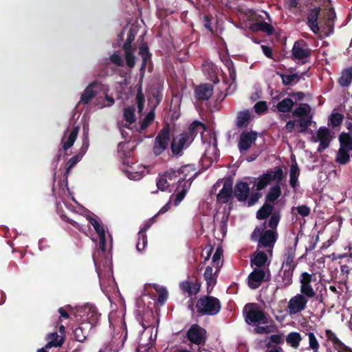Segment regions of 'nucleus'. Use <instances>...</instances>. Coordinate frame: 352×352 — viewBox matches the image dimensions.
<instances>
[{
	"instance_id": "obj_48",
	"label": "nucleus",
	"mask_w": 352,
	"mask_h": 352,
	"mask_svg": "<svg viewBox=\"0 0 352 352\" xmlns=\"http://www.w3.org/2000/svg\"><path fill=\"white\" fill-rule=\"evenodd\" d=\"M281 190L279 186L276 185L270 188L268 193L267 194L266 199L267 201L274 202L280 195Z\"/></svg>"
},
{
	"instance_id": "obj_2",
	"label": "nucleus",
	"mask_w": 352,
	"mask_h": 352,
	"mask_svg": "<svg viewBox=\"0 0 352 352\" xmlns=\"http://www.w3.org/2000/svg\"><path fill=\"white\" fill-rule=\"evenodd\" d=\"M278 221H263L254 229L251 236L252 240L258 241L259 248H273L278 236Z\"/></svg>"
},
{
	"instance_id": "obj_23",
	"label": "nucleus",
	"mask_w": 352,
	"mask_h": 352,
	"mask_svg": "<svg viewBox=\"0 0 352 352\" xmlns=\"http://www.w3.org/2000/svg\"><path fill=\"white\" fill-rule=\"evenodd\" d=\"M103 87L104 86L98 82L90 83L82 94L80 102L84 104H87L96 94L103 89Z\"/></svg>"
},
{
	"instance_id": "obj_35",
	"label": "nucleus",
	"mask_w": 352,
	"mask_h": 352,
	"mask_svg": "<svg viewBox=\"0 0 352 352\" xmlns=\"http://www.w3.org/2000/svg\"><path fill=\"white\" fill-rule=\"evenodd\" d=\"M292 114L294 116L296 117L306 116L308 118H309L311 115H313V113H311V107L306 103L300 104L298 107L295 108L292 112Z\"/></svg>"
},
{
	"instance_id": "obj_41",
	"label": "nucleus",
	"mask_w": 352,
	"mask_h": 352,
	"mask_svg": "<svg viewBox=\"0 0 352 352\" xmlns=\"http://www.w3.org/2000/svg\"><path fill=\"white\" fill-rule=\"evenodd\" d=\"M294 106V102L290 98H284L281 101H280L277 105L276 108L278 111L282 113H287L291 111Z\"/></svg>"
},
{
	"instance_id": "obj_62",
	"label": "nucleus",
	"mask_w": 352,
	"mask_h": 352,
	"mask_svg": "<svg viewBox=\"0 0 352 352\" xmlns=\"http://www.w3.org/2000/svg\"><path fill=\"white\" fill-rule=\"evenodd\" d=\"M254 109L256 113H263L267 109V104L265 102L263 101L258 102L254 104Z\"/></svg>"
},
{
	"instance_id": "obj_49",
	"label": "nucleus",
	"mask_w": 352,
	"mask_h": 352,
	"mask_svg": "<svg viewBox=\"0 0 352 352\" xmlns=\"http://www.w3.org/2000/svg\"><path fill=\"white\" fill-rule=\"evenodd\" d=\"M295 269V266H285V265H282L281 272L283 273V278L285 281L286 284H290L292 281V278L293 276V272Z\"/></svg>"
},
{
	"instance_id": "obj_1",
	"label": "nucleus",
	"mask_w": 352,
	"mask_h": 352,
	"mask_svg": "<svg viewBox=\"0 0 352 352\" xmlns=\"http://www.w3.org/2000/svg\"><path fill=\"white\" fill-rule=\"evenodd\" d=\"M176 172L178 173L177 187L174 193L171 195L169 202L159 211V213L166 212L170 203L177 206L182 202L191 186L192 179L197 174L194 165L192 164L185 165Z\"/></svg>"
},
{
	"instance_id": "obj_33",
	"label": "nucleus",
	"mask_w": 352,
	"mask_h": 352,
	"mask_svg": "<svg viewBox=\"0 0 352 352\" xmlns=\"http://www.w3.org/2000/svg\"><path fill=\"white\" fill-rule=\"evenodd\" d=\"M267 261V256L263 252H257L254 254L251 259L252 266H256L258 268H263Z\"/></svg>"
},
{
	"instance_id": "obj_27",
	"label": "nucleus",
	"mask_w": 352,
	"mask_h": 352,
	"mask_svg": "<svg viewBox=\"0 0 352 352\" xmlns=\"http://www.w3.org/2000/svg\"><path fill=\"white\" fill-rule=\"evenodd\" d=\"M320 12V8H314L308 12L307 15V25L311 30L316 34L319 32V27L318 24V19Z\"/></svg>"
},
{
	"instance_id": "obj_15",
	"label": "nucleus",
	"mask_w": 352,
	"mask_h": 352,
	"mask_svg": "<svg viewBox=\"0 0 352 352\" xmlns=\"http://www.w3.org/2000/svg\"><path fill=\"white\" fill-rule=\"evenodd\" d=\"M316 278L313 274L307 272H303L300 278V294L305 295L307 298L310 299L314 298L316 293L312 287V283L316 281Z\"/></svg>"
},
{
	"instance_id": "obj_25",
	"label": "nucleus",
	"mask_w": 352,
	"mask_h": 352,
	"mask_svg": "<svg viewBox=\"0 0 352 352\" xmlns=\"http://www.w3.org/2000/svg\"><path fill=\"white\" fill-rule=\"evenodd\" d=\"M233 193L232 183L226 180L223 182L222 188L217 196V199L219 203L226 204L229 201Z\"/></svg>"
},
{
	"instance_id": "obj_55",
	"label": "nucleus",
	"mask_w": 352,
	"mask_h": 352,
	"mask_svg": "<svg viewBox=\"0 0 352 352\" xmlns=\"http://www.w3.org/2000/svg\"><path fill=\"white\" fill-rule=\"evenodd\" d=\"M155 113L153 109L151 110L140 123L141 130L145 129L154 120Z\"/></svg>"
},
{
	"instance_id": "obj_21",
	"label": "nucleus",
	"mask_w": 352,
	"mask_h": 352,
	"mask_svg": "<svg viewBox=\"0 0 352 352\" xmlns=\"http://www.w3.org/2000/svg\"><path fill=\"white\" fill-rule=\"evenodd\" d=\"M268 274L266 268H255L248 276V285L251 289L258 288Z\"/></svg>"
},
{
	"instance_id": "obj_51",
	"label": "nucleus",
	"mask_w": 352,
	"mask_h": 352,
	"mask_svg": "<svg viewBox=\"0 0 352 352\" xmlns=\"http://www.w3.org/2000/svg\"><path fill=\"white\" fill-rule=\"evenodd\" d=\"M114 99L106 94L104 98H98L96 102V105L100 109H102L104 107H109L112 106L114 104Z\"/></svg>"
},
{
	"instance_id": "obj_50",
	"label": "nucleus",
	"mask_w": 352,
	"mask_h": 352,
	"mask_svg": "<svg viewBox=\"0 0 352 352\" xmlns=\"http://www.w3.org/2000/svg\"><path fill=\"white\" fill-rule=\"evenodd\" d=\"M123 117L126 122V124H131L135 121V109L134 107H129L125 108L124 110Z\"/></svg>"
},
{
	"instance_id": "obj_42",
	"label": "nucleus",
	"mask_w": 352,
	"mask_h": 352,
	"mask_svg": "<svg viewBox=\"0 0 352 352\" xmlns=\"http://www.w3.org/2000/svg\"><path fill=\"white\" fill-rule=\"evenodd\" d=\"M302 337L298 332H291L286 337V342L295 349L299 346Z\"/></svg>"
},
{
	"instance_id": "obj_9",
	"label": "nucleus",
	"mask_w": 352,
	"mask_h": 352,
	"mask_svg": "<svg viewBox=\"0 0 352 352\" xmlns=\"http://www.w3.org/2000/svg\"><path fill=\"white\" fill-rule=\"evenodd\" d=\"M178 173L173 168L160 173L156 179V186L162 191L171 192L174 184L177 182Z\"/></svg>"
},
{
	"instance_id": "obj_24",
	"label": "nucleus",
	"mask_w": 352,
	"mask_h": 352,
	"mask_svg": "<svg viewBox=\"0 0 352 352\" xmlns=\"http://www.w3.org/2000/svg\"><path fill=\"white\" fill-rule=\"evenodd\" d=\"M79 131L78 126H74L72 129H67L61 140L63 148L66 151L72 147L76 140Z\"/></svg>"
},
{
	"instance_id": "obj_26",
	"label": "nucleus",
	"mask_w": 352,
	"mask_h": 352,
	"mask_svg": "<svg viewBox=\"0 0 352 352\" xmlns=\"http://www.w3.org/2000/svg\"><path fill=\"white\" fill-rule=\"evenodd\" d=\"M213 93V87L210 84H201L195 89V97L199 100H208Z\"/></svg>"
},
{
	"instance_id": "obj_56",
	"label": "nucleus",
	"mask_w": 352,
	"mask_h": 352,
	"mask_svg": "<svg viewBox=\"0 0 352 352\" xmlns=\"http://www.w3.org/2000/svg\"><path fill=\"white\" fill-rule=\"evenodd\" d=\"M294 255H295L294 250H293L292 248L289 249L285 255V258L283 265H285V266L286 267L288 265L296 267V264L294 261Z\"/></svg>"
},
{
	"instance_id": "obj_31",
	"label": "nucleus",
	"mask_w": 352,
	"mask_h": 352,
	"mask_svg": "<svg viewBox=\"0 0 352 352\" xmlns=\"http://www.w3.org/2000/svg\"><path fill=\"white\" fill-rule=\"evenodd\" d=\"M91 329L88 324L82 323L80 327L76 328L74 331L76 340L80 342L85 341Z\"/></svg>"
},
{
	"instance_id": "obj_4",
	"label": "nucleus",
	"mask_w": 352,
	"mask_h": 352,
	"mask_svg": "<svg viewBox=\"0 0 352 352\" xmlns=\"http://www.w3.org/2000/svg\"><path fill=\"white\" fill-rule=\"evenodd\" d=\"M123 310L111 311L109 314L110 327L114 331L113 342L122 347L126 340L127 331L124 320Z\"/></svg>"
},
{
	"instance_id": "obj_11",
	"label": "nucleus",
	"mask_w": 352,
	"mask_h": 352,
	"mask_svg": "<svg viewBox=\"0 0 352 352\" xmlns=\"http://www.w3.org/2000/svg\"><path fill=\"white\" fill-rule=\"evenodd\" d=\"M93 226L99 238V248L104 252L107 250V243L109 241L111 245L112 236L109 232L107 228L102 223V221H89Z\"/></svg>"
},
{
	"instance_id": "obj_10",
	"label": "nucleus",
	"mask_w": 352,
	"mask_h": 352,
	"mask_svg": "<svg viewBox=\"0 0 352 352\" xmlns=\"http://www.w3.org/2000/svg\"><path fill=\"white\" fill-rule=\"evenodd\" d=\"M245 321L248 324H265L267 319L263 310L256 304L247 305L244 308Z\"/></svg>"
},
{
	"instance_id": "obj_18",
	"label": "nucleus",
	"mask_w": 352,
	"mask_h": 352,
	"mask_svg": "<svg viewBox=\"0 0 352 352\" xmlns=\"http://www.w3.org/2000/svg\"><path fill=\"white\" fill-rule=\"evenodd\" d=\"M170 141V133L168 128L162 129L155 138L153 144V153L155 155H161L167 148Z\"/></svg>"
},
{
	"instance_id": "obj_5",
	"label": "nucleus",
	"mask_w": 352,
	"mask_h": 352,
	"mask_svg": "<svg viewBox=\"0 0 352 352\" xmlns=\"http://www.w3.org/2000/svg\"><path fill=\"white\" fill-rule=\"evenodd\" d=\"M234 195L236 200L243 206L251 207L258 201L262 197V193L259 192L250 193L249 184L247 182H239L234 186Z\"/></svg>"
},
{
	"instance_id": "obj_38",
	"label": "nucleus",
	"mask_w": 352,
	"mask_h": 352,
	"mask_svg": "<svg viewBox=\"0 0 352 352\" xmlns=\"http://www.w3.org/2000/svg\"><path fill=\"white\" fill-rule=\"evenodd\" d=\"M280 76L282 79L283 85H285L296 84L300 80L301 78V76L298 74H280Z\"/></svg>"
},
{
	"instance_id": "obj_45",
	"label": "nucleus",
	"mask_w": 352,
	"mask_h": 352,
	"mask_svg": "<svg viewBox=\"0 0 352 352\" xmlns=\"http://www.w3.org/2000/svg\"><path fill=\"white\" fill-rule=\"evenodd\" d=\"M273 206L268 204H265L256 213V217L258 219H267L272 214Z\"/></svg>"
},
{
	"instance_id": "obj_52",
	"label": "nucleus",
	"mask_w": 352,
	"mask_h": 352,
	"mask_svg": "<svg viewBox=\"0 0 352 352\" xmlns=\"http://www.w3.org/2000/svg\"><path fill=\"white\" fill-rule=\"evenodd\" d=\"M313 118V115H311L309 118L307 119L305 118H300L296 120L297 123L296 125L298 126V132L299 133H305L307 128L311 125V119Z\"/></svg>"
},
{
	"instance_id": "obj_59",
	"label": "nucleus",
	"mask_w": 352,
	"mask_h": 352,
	"mask_svg": "<svg viewBox=\"0 0 352 352\" xmlns=\"http://www.w3.org/2000/svg\"><path fill=\"white\" fill-rule=\"evenodd\" d=\"M144 97L140 89L136 95V103L139 113H141L144 109Z\"/></svg>"
},
{
	"instance_id": "obj_58",
	"label": "nucleus",
	"mask_w": 352,
	"mask_h": 352,
	"mask_svg": "<svg viewBox=\"0 0 352 352\" xmlns=\"http://www.w3.org/2000/svg\"><path fill=\"white\" fill-rule=\"evenodd\" d=\"M296 212L301 217H305L309 214L310 208L305 205L298 206L296 208L292 209L293 213H295Z\"/></svg>"
},
{
	"instance_id": "obj_20",
	"label": "nucleus",
	"mask_w": 352,
	"mask_h": 352,
	"mask_svg": "<svg viewBox=\"0 0 352 352\" xmlns=\"http://www.w3.org/2000/svg\"><path fill=\"white\" fill-rule=\"evenodd\" d=\"M292 52L295 60H302V63H305L311 54V50L304 41L295 42Z\"/></svg>"
},
{
	"instance_id": "obj_14",
	"label": "nucleus",
	"mask_w": 352,
	"mask_h": 352,
	"mask_svg": "<svg viewBox=\"0 0 352 352\" xmlns=\"http://www.w3.org/2000/svg\"><path fill=\"white\" fill-rule=\"evenodd\" d=\"M258 134L254 131H243L239 135L238 148L241 154H245L255 143Z\"/></svg>"
},
{
	"instance_id": "obj_53",
	"label": "nucleus",
	"mask_w": 352,
	"mask_h": 352,
	"mask_svg": "<svg viewBox=\"0 0 352 352\" xmlns=\"http://www.w3.org/2000/svg\"><path fill=\"white\" fill-rule=\"evenodd\" d=\"M229 209L226 206L219 207L214 216V220H228Z\"/></svg>"
},
{
	"instance_id": "obj_13",
	"label": "nucleus",
	"mask_w": 352,
	"mask_h": 352,
	"mask_svg": "<svg viewBox=\"0 0 352 352\" xmlns=\"http://www.w3.org/2000/svg\"><path fill=\"white\" fill-rule=\"evenodd\" d=\"M131 165H129L128 160L123 162V165L126 166L123 167V172L126 176L131 180H140L147 173V168L142 165L135 164L131 162Z\"/></svg>"
},
{
	"instance_id": "obj_17",
	"label": "nucleus",
	"mask_w": 352,
	"mask_h": 352,
	"mask_svg": "<svg viewBox=\"0 0 352 352\" xmlns=\"http://www.w3.org/2000/svg\"><path fill=\"white\" fill-rule=\"evenodd\" d=\"M89 127L88 125H84L83 126V139H82V144L80 148V152L78 155L72 157L69 159L68 161V167L67 169V173L68 174L69 172V170L74 166L82 158L83 155L86 153V152L88 150L89 146Z\"/></svg>"
},
{
	"instance_id": "obj_22",
	"label": "nucleus",
	"mask_w": 352,
	"mask_h": 352,
	"mask_svg": "<svg viewBox=\"0 0 352 352\" xmlns=\"http://www.w3.org/2000/svg\"><path fill=\"white\" fill-rule=\"evenodd\" d=\"M206 330L197 324H193L188 331V340L197 345L201 344L206 340Z\"/></svg>"
},
{
	"instance_id": "obj_32",
	"label": "nucleus",
	"mask_w": 352,
	"mask_h": 352,
	"mask_svg": "<svg viewBox=\"0 0 352 352\" xmlns=\"http://www.w3.org/2000/svg\"><path fill=\"white\" fill-rule=\"evenodd\" d=\"M47 342L45 349L60 346L63 343V338L58 336L56 332L51 333L47 336Z\"/></svg>"
},
{
	"instance_id": "obj_60",
	"label": "nucleus",
	"mask_w": 352,
	"mask_h": 352,
	"mask_svg": "<svg viewBox=\"0 0 352 352\" xmlns=\"http://www.w3.org/2000/svg\"><path fill=\"white\" fill-rule=\"evenodd\" d=\"M256 327L254 329V331L260 334L269 333L272 331V327L268 325L261 326L260 324H256Z\"/></svg>"
},
{
	"instance_id": "obj_63",
	"label": "nucleus",
	"mask_w": 352,
	"mask_h": 352,
	"mask_svg": "<svg viewBox=\"0 0 352 352\" xmlns=\"http://www.w3.org/2000/svg\"><path fill=\"white\" fill-rule=\"evenodd\" d=\"M214 65L211 63H205L202 65V69L204 72H208L210 76H212L214 72Z\"/></svg>"
},
{
	"instance_id": "obj_47",
	"label": "nucleus",
	"mask_w": 352,
	"mask_h": 352,
	"mask_svg": "<svg viewBox=\"0 0 352 352\" xmlns=\"http://www.w3.org/2000/svg\"><path fill=\"white\" fill-rule=\"evenodd\" d=\"M123 47L125 52V60L126 65L129 67H133L135 64V58L133 52H132L131 48L128 47L127 43H124Z\"/></svg>"
},
{
	"instance_id": "obj_19",
	"label": "nucleus",
	"mask_w": 352,
	"mask_h": 352,
	"mask_svg": "<svg viewBox=\"0 0 352 352\" xmlns=\"http://www.w3.org/2000/svg\"><path fill=\"white\" fill-rule=\"evenodd\" d=\"M311 139L314 142L320 143L318 151L321 152L329 146L331 140L330 132L325 126L320 127Z\"/></svg>"
},
{
	"instance_id": "obj_28",
	"label": "nucleus",
	"mask_w": 352,
	"mask_h": 352,
	"mask_svg": "<svg viewBox=\"0 0 352 352\" xmlns=\"http://www.w3.org/2000/svg\"><path fill=\"white\" fill-rule=\"evenodd\" d=\"M349 132H342L339 135V142L340 146L344 147L348 150L352 151V123L349 122L347 124Z\"/></svg>"
},
{
	"instance_id": "obj_6",
	"label": "nucleus",
	"mask_w": 352,
	"mask_h": 352,
	"mask_svg": "<svg viewBox=\"0 0 352 352\" xmlns=\"http://www.w3.org/2000/svg\"><path fill=\"white\" fill-rule=\"evenodd\" d=\"M223 250L218 247L212 258V265L207 266L204 274L208 289H212L217 282V274L223 265Z\"/></svg>"
},
{
	"instance_id": "obj_16",
	"label": "nucleus",
	"mask_w": 352,
	"mask_h": 352,
	"mask_svg": "<svg viewBox=\"0 0 352 352\" xmlns=\"http://www.w3.org/2000/svg\"><path fill=\"white\" fill-rule=\"evenodd\" d=\"M309 298L303 294H297L290 298L287 305V311L290 316L297 314L305 309Z\"/></svg>"
},
{
	"instance_id": "obj_39",
	"label": "nucleus",
	"mask_w": 352,
	"mask_h": 352,
	"mask_svg": "<svg viewBox=\"0 0 352 352\" xmlns=\"http://www.w3.org/2000/svg\"><path fill=\"white\" fill-rule=\"evenodd\" d=\"M352 81V67L344 69L339 78V83L342 87H348Z\"/></svg>"
},
{
	"instance_id": "obj_29",
	"label": "nucleus",
	"mask_w": 352,
	"mask_h": 352,
	"mask_svg": "<svg viewBox=\"0 0 352 352\" xmlns=\"http://www.w3.org/2000/svg\"><path fill=\"white\" fill-rule=\"evenodd\" d=\"M229 72V79L226 80V83H228V87L226 89V95L233 94L236 89V73L234 70L232 63H230L228 66Z\"/></svg>"
},
{
	"instance_id": "obj_8",
	"label": "nucleus",
	"mask_w": 352,
	"mask_h": 352,
	"mask_svg": "<svg viewBox=\"0 0 352 352\" xmlns=\"http://www.w3.org/2000/svg\"><path fill=\"white\" fill-rule=\"evenodd\" d=\"M284 177L283 170L277 167L274 170H267L254 181V186L256 188V192L265 188L268 184L274 181L279 183Z\"/></svg>"
},
{
	"instance_id": "obj_57",
	"label": "nucleus",
	"mask_w": 352,
	"mask_h": 352,
	"mask_svg": "<svg viewBox=\"0 0 352 352\" xmlns=\"http://www.w3.org/2000/svg\"><path fill=\"white\" fill-rule=\"evenodd\" d=\"M154 288L159 293L158 301L160 303H164L167 298V290L164 287L159 285H155Z\"/></svg>"
},
{
	"instance_id": "obj_7",
	"label": "nucleus",
	"mask_w": 352,
	"mask_h": 352,
	"mask_svg": "<svg viewBox=\"0 0 352 352\" xmlns=\"http://www.w3.org/2000/svg\"><path fill=\"white\" fill-rule=\"evenodd\" d=\"M197 312L201 315H215L221 309L220 301L212 296H204L197 302Z\"/></svg>"
},
{
	"instance_id": "obj_46",
	"label": "nucleus",
	"mask_w": 352,
	"mask_h": 352,
	"mask_svg": "<svg viewBox=\"0 0 352 352\" xmlns=\"http://www.w3.org/2000/svg\"><path fill=\"white\" fill-rule=\"evenodd\" d=\"M351 151V150H348L344 147L340 146V149L338 150L336 161L340 164H345L350 158L349 152Z\"/></svg>"
},
{
	"instance_id": "obj_54",
	"label": "nucleus",
	"mask_w": 352,
	"mask_h": 352,
	"mask_svg": "<svg viewBox=\"0 0 352 352\" xmlns=\"http://www.w3.org/2000/svg\"><path fill=\"white\" fill-rule=\"evenodd\" d=\"M344 116L342 113L338 112H333L329 118V123L333 126H338L342 122Z\"/></svg>"
},
{
	"instance_id": "obj_44",
	"label": "nucleus",
	"mask_w": 352,
	"mask_h": 352,
	"mask_svg": "<svg viewBox=\"0 0 352 352\" xmlns=\"http://www.w3.org/2000/svg\"><path fill=\"white\" fill-rule=\"evenodd\" d=\"M306 336L308 338L309 349L313 352H318L320 344L314 333L307 332Z\"/></svg>"
},
{
	"instance_id": "obj_30",
	"label": "nucleus",
	"mask_w": 352,
	"mask_h": 352,
	"mask_svg": "<svg viewBox=\"0 0 352 352\" xmlns=\"http://www.w3.org/2000/svg\"><path fill=\"white\" fill-rule=\"evenodd\" d=\"M151 227L150 223H146L142 228L140 229L138 233V239L136 243V250L139 252H142L147 244L146 236L145 235L146 231Z\"/></svg>"
},
{
	"instance_id": "obj_3",
	"label": "nucleus",
	"mask_w": 352,
	"mask_h": 352,
	"mask_svg": "<svg viewBox=\"0 0 352 352\" xmlns=\"http://www.w3.org/2000/svg\"><path fill=\"white\" fill-rule=\"evenodd\" d=\"M205 126L199 121H194L189 126L188 131L175 136L171 143V150L174 155H179L182 151L188 147L194 139L195 132L201 133L203 142H205L203 132Z\"/></svg>"
},
{
	"instance_id": "obj_34",
	"label": "nucleus",
	"mask_w": 352,
	"mask_h": 352,
	"mask_svg": "<svg viewBox=\"0 0 352 352\" xmlns=\"http://www.w3.org/2000/svg\"><path fill=\"white\" fill-rule=\"evenodd\" d=\"M250 118L251 114L249 110L240 111L236 116V125L239 128L247 126Z\"/></svg>"
},
{
	"instance_id": "obj_37",
	"label": "nucleus",
	"mask_w": 352,
	"mask_h": 352,
	"mask_svg": "<svg viewBox=\"0 0 352 352\" xmlns=\"http://www.w3.org/2000/svg\"><path fill=\"white\" fill-rule=\"evenodd\" d=\"M325 336L327 340L331 342L333 344V348L336 350L338 349L342 344L344 343L338 338L337 335L335 332L331 331V329H326Z\"/></svg>"
},
{
	"instance_id": "obj_61",
	"label": "nucleus",
	"mask_w": 352,
	"mask_h": 352,
	"mask_svg": "<svg viewBox=\"0 0 352 352\" xmlns=\"http://www.w3.org/2000/svg\"><path fill=\"white\" fill-rule=\"evenodd\" d=\"M139 54L142 57L144 64H145L146 60L149 58V54L147 46L145 45H142L139 49Z\"/></svg>"
},
{
	"instance_id": "obj_36",
	"label": "nucleus",
	"mask_w": 352,
	"mask_h": 352,
	"mask_svg": "<svg viewBox=\"0 0 352 352\" xmlns=\"http://www.w3.org/2000/svg\"><path fill=\"white\" fill-rule=\"evenodd\" d=\"M180 287L183 292L188 293L189 295L195 294L199 290V285L190 281L182 282L180 284Z\"/></svg>"
},
{
	"instance_id": "obj_12",
	"label": "nucleus",
	"mask_w": 352,
	"mask_h": 352,
	"mask_svg": "<svg viewBox=\"0 0 352 352\" xmlns=\"http://www.w3.org/2000/svg\"><path fill=\"white\" fill-rule=\"evenodd\" d=\"M78 314L83 318V320H86L93 328L99 321L100 314L98 313L96 307L91 304H86L78 310Z\"/></svg>"
},
{
	"instance_id": "obj_64",
	"label": "nucleus",
	"mask_w": 352,
	"mask_h": 352,
	"mask_svg": "<svg viewBox=\"0 0 352 352\" xmlns=\"http://www.w3.org/2000/svg\"><path fill=\"white\" fill-rule=\"evenodd\" d=\"M110 60L113 63L117 65L121 66L123 65L122 58L118 54H113V55H111L110 57Z\"/></svg>"
},
{
	"instance_id": "obj_43",
	"label": "nucleus",
	"mask_w": 352,
	"mask_h": 352,
	"mask_svg": "<svg viewBox=\"0 0 352 352\" xmlns=\"http://www.w3.org/2000/svg\"><path fill=\"white\" fill-rule=\"evenodd\" d=\"M300 171L296 164H292L289 172V184L294 188L298 185V178Z\"/></svg>"
},
{
	"instance_id": "obj_40",
	"label": "nucleus",
	"mask_w": 352,
	"mask_h": 352,
	"mask_svg": "<svg viewBox=\"0 0 352 352\" xmlns=\"http://www.w3.org/2000/svg\"><path fill=\"white\" fill-rule=\"evenodd\" d=\"M251 28L254 31H263L268 34H271L274 32L273 27L265 21L255 23L251 25Z\"/></svg>"
}]
</instances>
